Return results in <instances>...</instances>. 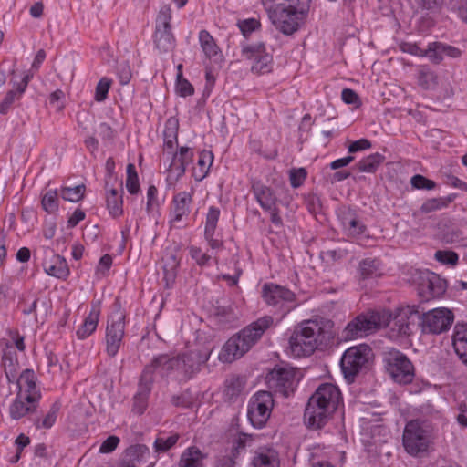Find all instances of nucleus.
<instances>
[{
  "label": "nucleus",
  "instance_id": "27",
  "mask_svg": "<svg viewBox=\"0 0 467 467\" xmlns=\"http://www.w3.org/2000/svg\"><path fill=\"white\" fill-rule=\"evenodd\" d=\"M179 120L175 117L169 118L163 130V154L171 155L178 148Z\"/></svg>",
  "mask_w": 467,
  "mask_h": 467
},
{
  "label": "nucleus",
  "instance_id": "36",
  "mask_svg": "<svg viewBox=\"0 0 467 467\" xmlns=\"http://www.w3.org/2000/svg\"><path fill=\"white\" fill-rule=\"evenodd\" d=\"M213 154L210 150H202L198 159L197 167L193 168V177L196 181L204 179L213 164Z\"/></svg>",
  "mask_w": 467,
  "mask_h": 467
},
{
  "label": "nucleus",
  "instance_id": "13",
  "mask_svg": "<svg viewBox=\"0 0 467 467\" xmlns=\"http://www.w3.org/2000/svg\"><path fill=\"white\" fill-rule=\"evenodd\" d=\"M454 319L451 311L447 308H435L426 313H420V327L422 333L441 334L451 327Z\"/></svg>",
  "mask_w": 467,
  "mask_h": 467
},
{
  "label": "nucleus",
  "instance_id": "2",
  "mask_svg": "<svg viewBox=\"0 0 467 467\" xmlns=\"http://www.w3.org/2000/svg\"><path fill=\"white\" fill-rule=\"evenodd\" d=\"M212 349H192L176 357L161 354L149 364L153 371L161 378L173 377L179 382H187L193 379L209 360Z\"/></svg>",
  "mask_w": 467,
  "mask_h": 467
},
{
  "label": "nucleus",
  "instance_id": "41",
  "mask_svg": "<svg viewBox=\"0 0 467 467\" xmlns=\"http://www.w3.org/2000/svg\"><path fill=\"white\" fill-rule=\"evenodd\" d=\"M384 160L385 157L380 153H373L359 161L357 167L362 172L373 173Z\"/></svg>",
  "mask_w": 467,
  "mask_h": 467
},
{
  "label": "nucleus",
  "instance_id": "53",
  "mask_svg": "<svg viewBox=\"0 0 467 467\" xmlns=\"http://www.w3.org/2000/svg\"><path fill=\"white\" fill-rule=\"evenodd\" d=\"M417 2L421 10L428 15L439 14L444 5V0H417Z\"/></svg>",
  "mask_w": 467,
  "mask_h": 467
},
{
  "label": "nucleus",
  "instance_id": "44",
  "mask_svg": "<svg viewBox=\"0 0 467 467\" xmlns=\"http://www.w3.org/2000/svg\"><path fill=\"white\" fill-rule=\"evenodd\" d=\"M179 266L180 259L177 258L176 254H171L163 265L164 279L167 285L174 283Z\"/></svg>",
  "mask_w": 467,
  "mask_h": 467
},
{
  "label": "nucleus",
  "instance_id": "56",
  "mask_svg": "<svg viewBox=\"0 0 467 467\" xmlns=\"http://www.w3.org/2000/svg\"><path fill=\"white\" fill-rule=\"evenodd\" d=\"M307 172L305 168H293L289 171L290 184L294 189L302 186L306 179Z\"/></svg>",
  "mask_w": 467,
  "mask_h": 467
},
{
  "label": "nucleus",
  "instance_id": "10",
  "mask_svg": "<svg viewBox=\"0 0 467 467\" xmlns=\"http://www.w3.org/2000/svg\"><path fill=\"white\" fill-rule=\"evenodd\" d=\"M262 297L268 306L275 307L284 315L297 306L294 292L274 283H266L263 285Z\"/></svg>",
  "mask_w": 467,
  "mask_h": 467
},
{
  "label": "nucleus",
  "instance_id": "14",
  "mask_svg": "<svg viewBox=\"0 0 467 467\" xmlns=\"http://www.w3.org/2000/svg\"><path fill=\"white\" fill-rule=\"evenodd\" d=\"M125 334V315L120 311L114 312L108 318L105 344L106 353L109 358H114L123 342Z\"/></svg>",
  "mask_w": 467,
  "mask_h": 467
},
{
  "label": "nucleus",
  "instance_id": "48",
  "mask_svg": "<svg viewBox=\"0 0 467 467\" xmlns=\"http://www.w3.org/2000/svg\"><path fill=\"white\" fill-rule=\"evenodd\" d=\"M126 188L130 194H136L140 191V183L135 165H127Z\"/></svg>",
  "mask_w": 467,
  "mask_h": 467
},
{
  "label": "nucleus",
  "instance_id": "9",
  "mask_svg": "<svg viewBox=\"0 0 467 467\" xmlns=\"http://www.w3.org/2000/svg\"><path fill=\"white\" fill-rule=\"evenodd\" d=\"M171 8L170 5H163L156 18V28L154 32V45L161 53L171 51L175 46V38L171 33Z\"/></svg>",
  "mask_w": 467,
  "mask_h": 467
},
{
  "label": "nucleus",
  "instance_id": "30",
  "mask_svg": "<svg viewBox=\"0 0 467 467\" xmlns=\"http://www.w3.org/2000/svg\"><path fill=\"white\" fill-rule=\"evenodd\" d=\"M105 187L107 192L106 202L109 213L113 218H119L123 214V190L121 188L120 192H119L115 188L109 189L108 182Z\"/></svg>",
  "mask_w": 467,
  "mask_h": 467
},
{
  "label": "nucleus",
  "instance_id": "21",
  "mask_svg": "<svg viewBox=\"0 0 467 467\" xmlns=\"http://www.w3.org/2000/svg\"><path fill=\"white\" fill-rule=\"evenodd\" d=\"M33 74L27 71L19 82L11 80L13 89L9 90L0 104V113L6 114L12 105L19 100L25 93Z\"/></svg>",
  "mask_w": 467,
  "mask_h": 467
},
{
  "label": "nucleus",
  "instance_id": "12",
  "mask_svg": "<svg viewBox=\"0 0 467 467\" xmlns=\"http://www.w3.org/2000/svg\"><path fill=\"white\" fill-rule=\"evenodd\" d=\"M242 56L250 61L251 71L254 74L264 75L273 70V57L263 42L243 45Z\"/></svg>",
  "mask_w": 467,
  "mask_h": 467
},
{
  "label": "nucleus",
  "instance_id": "19",
  "mask_svg": "<svg viewBox=\"0 0 467 467\" xmlns=\"http://www.w3.org/2000/svg\"><path fill=\"white\" fill-rule=\"evenodd\" d=\"M335 411L320 405L316 400L309 398L304 413V420L307 427L318 430L324 427Z\"/></svg>",
  "mask_w": 467,
  "mask_h": 467
},
{
  "label": "nucleus",
  "instance_id": "40",
  "mask_svg": "<svg viewBox=\"0 0 467 467\" xmlns=\"http://www.w3.org/2000/svg\"><path fill=\"white\" fill-rule=\"evenodd\" d=\"M358 273L363 280L378 277L380 273L379 262L376 259L366 258L359 263Z\"/></svg>",
  "mask_w": 467,
  "mask_h": 467
},
{
  "label": "nucleus",
  "instance_id": "62",
  "mask_svg": "<svg viewBox=\"0 0 467 467\" xmlns=\"http://www.w3.org/2000/svg\"><path fill=\"white\" fill-rule=\"evenodd\" d=\"M120 440L119 437L115 435L109 436L100 445L99 452L101 453H110L112 452L119 445Z\"/></svg>",
  "mask_w": 467,
  "mask_h": 467
},
{
  "label": "nucleus",
  "instance_id": "55",
  "mask_svg": "<svg viewBox=\"0 0 467 467\" xmlns=\"http://www.w3.org/2000/svg\"><path fill=\"white\" fill-rule=\"evenodd\" d=\"M410 184L412 188L418 190H433L436 187V182L432 180H430L423 175L416 174L411 177Z\"/></svg>",
  "mask_w": 467,
  "mask_h": 467
},
{
  "label": "nucleus",
  "instance_id": "29",
  "mask_svg": "<svg viewBox=\"0 0 467 467\" xmlns=\"http://www.w3.org/2000/svg\"><path fill=\"white\" fill-rule=\"evenodd\" d=\"M452 345L459 358L467 366V324L455 326Z\"/></svg>",
  "mask_w": 467,
  "mask_h": 467
},
{
  "label": "nucleus",
  "instance_id": "45",
  "mask_svg": "<svg viewBox=\"0 0 467 467\" xmlns=\"http://www.w3.org/2000/svg\"><path fill=\"white\" fill-rule=\"evenodd\" d=\"M85 191L86 187L84 184H79L75 187H62L60 196L65 201L78 202L84 198Z\"/></svg>",
  "mask_w": 467,
  "mask_h": 467
},
{
  "label": "nucleus",
  "instance_id": "33",
  "mask_svg": "<svg viewBox=\"0 0 467 467\" xmlns=\"http://www.w3.org/2000/svg\"><path fill=\"white\" fill-rule=\"evenodd\" d=\"M205 454H203L197 447H189L181 455L179 461V467H204L203 460Z\"/></svg>",
  "mask_w": 467,
  "mask_h": 467
},
{
  "label": "nucleus",
  "instance_id": "59",
  "mask_svg": "<svg viewBox=\"0 0 467 467\" xmlns=\"http://www.w3.org/2000/svg\"><path fill=\"white\" fill-rule=\"evenodd\" d=\"M179 435L174 434L166 439L157 438L154 441V449L156 452H165L176 444Z\"/></svg>",
  "mask_w": 467,
  "mask_h": 467
},
{
  "label": "nucleus",
  "instance_id": "31",
  "mask_svg": "<svg viewBox=\"0 0 467 467\" xmlns=\"http://www.w3.org/2000/svg\"><path fill=\"white\" fill-rule=\"evenodd\" d=\"M340 219L344 230L350 236L361 235L367 229L366 225L360 221V219L352 210L344 212Z\"/></svg>",
  "mask_w": 467,
  "mask_h": 467
},
{
  "label": "nucleus",
  "instance_id": "46",
  "mask_svg": "<svg viewBox=\"0 0 467 467\" xmlns=\"http://www.w3.org/2000/svg\"><path fill=\"white\" fill-rule=\"evenodd\" d=\"M437 83L436 74L428 67H421L418 72V84L424 89H429Z\"/></svg>",
  "mask_w": 467,
  "mask_h": 467
},
{
  "label": "nucleus",
  "instance_id": "17",
  "mask_svg": "<svg viewBox=\"0 0 467 467\" xmlns=\"http://www.w3.org/2000/svg\"><path fill=\"white\" fill-rule=\"evenodd\" d=\"M166 156L171 158L166 181L170 186H173L184 175L187 165L192 161L193 150L192 148L183 146L173 150L172 154Z\"/></svg>",
  "mask_w": 467,
  "mask_h": 467
},
{
  "label": "nucleus",
  "instance_id": "49",
  "mask_svg": "<svg viewBox=\"0 0 467 467\" xmlns=\"http://www.w3.org/2000/svg\"><path fill=\"white\" fill-rule=\"evenodd\" d=\"M441 42H432L424 49L423 57H427L433 64H440L443 60V51Z\"/></svg>",
  "mask_w": 467,
  "mask_h": 467
},
{
  "label": "nucleus",
  "instance_id": "8",
  "mask_svg": "<svg viewBox=\"0 0 467 467\" xmlns=\"http://www.w3.org/2000/svg\"><path fill=\"white\" fill-rule=\"evenodd\" d=\"M298 374L299 371L297 369L288 365L278 364L267 373L265 382L269 389L284 397H288L296 389L298 382Z\"/></svg>",
  "mask_w": 467,
  "mask_h": 467
},
{
  "label": "nucleus",
  "instance_id": "38",
  "mask_svg": "<svg viewBox=\"0 0 467 467\" xmlns=\"http://www.w3.org/2000/svg\"><path fill=\"white\" fill-rule=\"evenodd\" d=\"M441 241L445 244H451L455 246H464L467 240L463 233L457 227H450L441 233Z\"/></svg>",
  "mask_w": 467,
  "mask_h": 467
},
{
  "label": "nucleus",
  "instance_id": "1",
  "mask_svg": "<svg viewBox=\"0 0 467 467\" xmlns=\"http://www.w3.org/2000/svg\"><path fill=\"white\" fill-rule=\"evenodd\" d=\"M420 321V312L416 306L397 308L393 317L387 311H369L349 322L343 330V336L347 340L363 337L392 323L391 329L399 336L409 337L419 327Z\"/></svg>",
  "mask_w": 467,
  "mask_h": 467
},
{
  "label": "nucleus",
  "instance_id": "43",
  "mask_svg": "<svg viewBox=\"0 0 467 467\" xmlns=\"http://www.w3.org/2000/svg\"><path fill=\"white\" fill-rule=\"evenodd\" d=\"M245 380L239 376H231L225 381L224 395L228 399L237 397L244 389Z\"/></svg>",
  "mask_w": 467,
  "mask_h": 467
},
{
  "label": "nucleus",
  "instance_id": "26",
  "mask_svg": "<svg viewBox=\"0 0 467 467\" xmlns=\"http://www.w3.org/2000/svg\"><path fill=\"white\" fill-rule=\"evenodd\" d=\"M43 267L48 275L58 279H66L70 274L66 259L52 251L50 259L44 260Z\"/></svg>",
  "mask_w": 467,
  "mask_h": 467
},
{
  "label": "nucleus",
  "instance_id": "25",
  "mask_svg": "<svg viewBox=\"0 0 467 467\" xmlns=\"http://www.w3.org/2000/svg\"><path fill=\"white\" fill-rule=\"evenodd\" d=\"M252 467H280L278 451L271 447H259L250 462Z\"/></svg>",
  "mask_w": 467,
  "mask_h": 467
},
{
  "label": "nucleus",
  "instance_id": "5",
  "mask_svg": "<svg viewBox=\"0 0 467 467\" xmlns=\"http://www.w3.org/2000/svg\"><path fill=\"white\" fill-rule=\"evenodd\" d=\"M309 6L289 4L283 6L277 4L275 11H271L269 18L275 28L284 35L290 36L299 29L305 20Z\"/></svg>",
  "mask_w": 467,
  "mask_h": 467
},
{
  "label": "nucleus",
  "instance_id": "34",
  "mask_svg": "<svg viewBox=\"0 0 467 467\" xmlns=\"http://www.w3.org/2000/svg\"><path fill=\"white\" fill-rule=\"evenodd\" d=\"M198 39L206 58L212 59L220 55L221 49L219 46L207 30H201L199 32Z\"/></svg>",
  "mask_w": 467,
  "mask_h": 467
},
{
  "label": "nucleus",
  "instance_id": "3",
  "mask_svg": "<svg viewBox=\"0 0 467 467\" xmlns=\"http://www.w3.org/2000/svg\"><path fill=\"white\" fill-rule=\"evenodd\" d=\"M273 324L274 319L270 316L262 317L251 323L226 341L219 354V359L230 363L243 357Z\"/></svg>",
  "mask_w": 467,
  "mask_h": 467
},
{
  "label": "nucleus",
  "instance_id": "4",
  "mask_svg": "<svg viewBox=\"0 0 467 467\" xmlns=\"http://www.w3.org/2000/svg\"><path fill=\"white\" fill-rule=\"evenodd\" d=\"M332 337L321 321L306 320L297 326L289 338L291 354L301 358L310 356L318 345L327 343Z\"/></svg>",
  "mask_w": 467,
  "mask_h": 467
},
{
  "label": "nucleus",
  "instance_id": "51",
  "mask_svg": "<svg viewBox=\"0 0 467 467\" xmlns=\"http://www.w3.org/2000/svg\"><path fill=\"white\" fill-rule=\"evenodd\" d=\"M191 258L195 261L196 265L204 267L210 265V261L213 258L212 254L203 253L200 247L195 245H190L188 247Z\"/></svg>",
  "mask_w": 467,
  "mask_h": 467
},
{
  "label": "nucleus",
  "instance_id": "28",
  "mask_svg": "<svg viewBox=\"0 0 467 467\" xmlns=\"http://www.w3.org/2000/svg\"><path fill=\"white\" fill-rule=\"evenodd\" d=\"M17 387L19 389L17 395L36 396L34 400L39 401L41 397L36 384V375L33 370H24L17 379Z\"/></svg>",
  "mask_w": 467,
  "mask_h": 467
},
{
  "label": "nucleus",
  "instance_id": "23",
  "mask_svg": "<svg viewBox=\"0 0 467 467\" xmlns=\"http://www.w3.org/2000/svg\"><path fill=\"white\" fill-rule=\"evenodd\" d=\"M192 202V196L190 192H180L173 196L170 219V223L172 225L180 223L183 217L189 215Z\"/></svg>",
  "mask_w": 467,
  "mask_h": 467
},
{
  "label": "nucleus",
  "instance_id": "16",
  "mask_svg": "<svg viewBox=\"0 0 467 467\" xmlns=\"http://www.w3.org/2000/svg\"><path fill=\"white\" fill-rule=\"evenodd\" d=\"M446 281L435 273L420 272L418 278V295L423 301L441 297L446 291Z\"/></svg>",
  "mask_w": 467,
  "mask_h": 467
},
{
  "label": "nucleus",
  "instance_id": "60",
  "mask_svg": "<svg viewBox=\"0 0 467 467\" xmlns=\"http://www.w3.org/2000/svg\"><path fill=\"white\" fill-rule=\"evenodd\" d=\"M305 204L311 213H317L321 211L322 203L320 197L316 193H308L304 196Z\"/></svg>",
  "mask_w": 467,
  "mask_h": 467
},
{
  "label": "nucleus",
  "instance_id": "39",
  "mask_svg": "<svg viewBox=\"0 0 467 467\" xmlns=\"http://www.w3.org/2000/svg\"><path fill=\"white\" fill-rule=\"evenodd\" d=\"M16 347L18 350L24 351L25 343L24 337L20 336L17 332H10V339L5 342V349L3 354V360L5 362V366H6V361L10 362V366H13L12 358L8 357L12 353L13 348Z\"/></svg>",
  "mask_w": 467,
  "mask_h": 467
},
{
  "label": "nucleus",
  "instance_id": "7",
  "mask_svg": "<svg viewBox=\"0 0 467 467\" xmlns=\"http://www.w3.org/2000/svg\"><path fill=\"white\" fill-rule=\"evenodd\" d=\"M372 349L367 344L348 348L340 360V367L345 379L354 381L357 375L364 368L372 358Z\"/></svg>",
  "mask_w": 467,
  "mask_h": 467
},
{
  "label": "nucleus",
  "instance_id": "54",
  "mask_svg": "<svg viewBox=\"0 0 467 467\" xmlns=\"http://www.w3.org/2000/svg\"><path fill=\"white\" fill-rule=\"evenodd\" d=\"M219 217L220 210L217 207L211 206L206 214L204 232H215Z\"/></svg>",
  "mask_w": 467,
  "mask_h": 467
},
{
  "label": "nucleus",
  "instance_id": "42",
  "mask_svg": "<svg viewBox=\"0 0 467 467\" xmlns=\"http://www.w3.org/2000/svg\"><path fill=\"white\" fill-rule=\"evenodd\" d=\"M60 407L61 405L58 401L54 402L43 419H37L35 420L36 428L50 429L57 420Z\"/></svg>",
  "mask_w": 467,
  "mask_h": 467
},
{
  "label": "nucleus",
  "instance_id": "11",
  "mask_svg": "<svg viewBox=\"0 0 467 467\" xmlns=\"http://www.w3.org/2000/svg\"><path fill=\"white\" fill-rule=\"evenodd\" d=\"M274 406L270 391H258L249 400L247 417L255 428H262L268 420Z\"/></svg>",
  "mask_w": 467,
  "mask_h": 467
},
{
  "label": "nucleus",
  "instance_id": "20",
  "mask_svg": "<svg viewBox=\"0 0 467 467\" xmlns=\"http://www.w3.org/2000/svg\"><path fill=\"white\" fill-rule=\"evenodd\" d=\"M310 399L335 411L340 402L341 393L334 384L324 383L316 389Z\"/></svg>",
  "mask_w": 467,
  "mask_h": 467
},
{
  "label": "nucleus",
  "instance_id": "57",
  "mask_svg": "<svg viewBox=\"0 0 467 467\" xmlns=\"http://www.w3.org/2000/svg\"><path fill=\"white\" fill-rule=\"evenodd\" d=\"M434 258L443 265H456L459 261V256L455 252L447 250L436 251Z\"/></svg>",
  "mask_w": 467,
  "mask_h": 467
},
{
  "label": "nucleus",
  "instance_id": "6",
  "mask_svg": "<svg viewBox=\"0 0 467 467\" xmlns=\"http://www.w3.org/2000/svg\"><path fill=\"white\" fill-rule=\"evenodd\" d=\"M383 362L391 379L400 384H409L414 379V367L408 357L395 348L383 353Z\"/></svg>",
  "mask_w": 467,
  "mask_h": 467
},
{
  "label": "nucleus",
  "instance_id": "47",
  "mask_svg": "<svg viewBox=\"0 0 467 467\" xmlns=\"http://www.w3.org/2000/svg\"><path fill=\"white\" fill-rule=\"evenodd\" d=\"M42 208L48 213H54L58 210V193L57 190L47 191L41 200Z\"/></svg>",
  "mask_w": 467,
  "mask_h": 467
},
{
  "label": "nucleus",
  "instance_id": "52",
  "mask_svg": "<svg viewBox=\"0 0 467 467\" xmlns=\"http://www.w3.org/2000/svg\"><path fill=\"white\" fill-rule=\"evenodd\" d=\"M237 26L245 38H248L253 32L257 31L260 26V21L255 18H248L240 20Z\"/></svg>",
  "mask_w": 467,
  "mask_h": 467
},
{
  "label": "nucleus",
  "instance_id": "58",
  "mask_svg": "<svg viewBox=\"0 0 467 467\" xmlns=\"http://www.w3.org/2000/svg\"><path fill=\"white\" fill-rule=\"evenodd\" d=\"M112 84V80L108 78H102L97 84L95 90V100L98 102L104 101L108 97V92Z\"/></svg>",
  "mask_w": 467,
  "mask_h": 467
},
{
  "label": "nucleus",
  "instance_id": "61",
  "mask_svg": "<svg viewBox=\"0 0 467 467\" xmlns=\"http://www.w3.org/2000/svg\"><path fill=\"white\" fill-rule=\"evenodd\" d=\"M193 399L189 390L181 395H174L171 398V403L176 407L189 408L192 406Z\"/></svg>",
  "mask_w": 467,
  "mask_h": 467
},
{
  "label": "nucleus",
  "instance_id": "63",
  "mask_svg": "<svg viewBox=\"0 0 467 467\" xmlns=\"http://www.w3.org/2000/svg\"><path fill=\"white\" fill-rule=\"evenodd\" d=\"M341 99L346 104H352L355 107H359L361 104L358 95L350 88H344L342 90Z\"/></svg>",
  "mask_w": 467,
  "mask_h": 467
},
{
  "label": "nucleus",
  "instance_id": "37",
  "mask_svg": "<svg viewBox=\"0 0 467 467\" xmlns=\"http://www.w3.org/2000/svg\"><path fill=\"white\" fill-rule=\"evenodd\" d=\"M456 198V194H450L446 197H436L426 200L420 206L422 213H430L435 211L447 208Z\"/></svg>",
  "mask_w": 467,
  "mask_h": 467
},
{
  "label": "nucleus",
  "instance_id": "18",
  "mask_svg": "<svg viewBox=\"0 0 467 467\" xmlns=\"http://www.w3.org/2000/svg\"><path fill=\"white\" fill-rule=\"evenodd\" d=\"M152 367L145 366L138 383V389L133 397L132 412L137 415H142L148 408V400L154 382Z\"/></svg>",
  "mask_w": 467,
  "mask_h": 467
},
{
  "label": "nucleus",
  "instance_id": "64",
  "mask_svg": "<svg viewBox=\"0 0 467 467\" xmlns=\"http://www.w3.org/2000/svg\"><path fill=\"white\" fill-rule=\"evenodd\" d=\"M371 148V142L368 139H359L351 142L348 148L349 153L368 150Z\"/></svg>",
  "mask_w": 467,
  "mask_h": 467
},
{
  "label": "nucleus",
  "instance_id": "22",
  "mask_svg": "<svg viewBox=\"0 0 467 467\" xmlns=\"http://www.w3.org/2000/svg\"><path fill=\"white\" fill-rule=\"evenodd\" d=\"M251 190L264 211L271 210L277 206V197L274 190L264 184L260 180L252 181Z\"/></svg>",
  "mask_w": 467,
  "mask_h": 467
},
{
  "label": "nucleus",
  "instance_id": "15",
  "mask_svg": "<svg viewBox=\"0 0 467 467\" xmlns=\"http://www.w3.org/2000/svg\"><path fill=\"white\" fill-rule=\"evenodd\" d=\"M403 445L408 453L416 456L427 451L429 446L428 431L419 420H410L405 426Z\"/></svg>",
  "mask_w": 467,
  "mask_h": 467
},
{
  "label": "nucleus",
  "instance_id": "35",
  "mask_svg": "<svg viewBox=\"0 0 467 467\" xmlns=\"http://www.w3.org/2000/svg\"><path fill=\"white\" fill-rule=\"evenodd\" d=\"M99 309L98 306H92L88 316L85 318L83 324L78 327L76 335L78 339H85L89 337L97 328L99 322Z\"/></svg>",
  "mask_w": 467,
  "mask_h": 467
},
{
  "label": "nucleus",
  "instance_id": "24",
  "mask_svg": "<svg viewBox=\"0 0 467 467\" xmlns=\"http://www.w3.org/2000/svg\"><path fill=\"white\" fill-rule=\"evenodd\" d=\"M36 396L17 395L9 407V414L12 420H18L21 418L34 412L38 402L34 400Z\"/></svg>",
  "mask_w": 467,
  "mask_h": 467
},
{
  "label": "nucleus",
  "instance_id": "32",
  "mask_svg": "<svg viewBox=\"0 0 467 467\" xmlns=\"http://www.w3.org/2000/svg\"><path fill=\"white\" fill-rule=\"evenodd\" d=\"M150 455V449L146 445H131L125 451L124 459L120 467H125L128 464L136 466V463L145 462Z\"/></svg>",
  "mask_w": 467,
  "mask_h": 467
},
{
  "label": "nucleus",
  "instance_id": "50",
  "mask_svg": "<svg viewBox=\"0 0 467 467\" xmlns=\"http://www.w3.org/2000/svg\"><path fill=\"white\" fill-rule=\"evenodd\" d=\"M182 65L178 66L176 90L177 93L182 97L192 96L194 93L192 85L185 78H182Z\"/></svg>",
  "mask_w": 467,
  "mask_h": 467
}]
</instances>
